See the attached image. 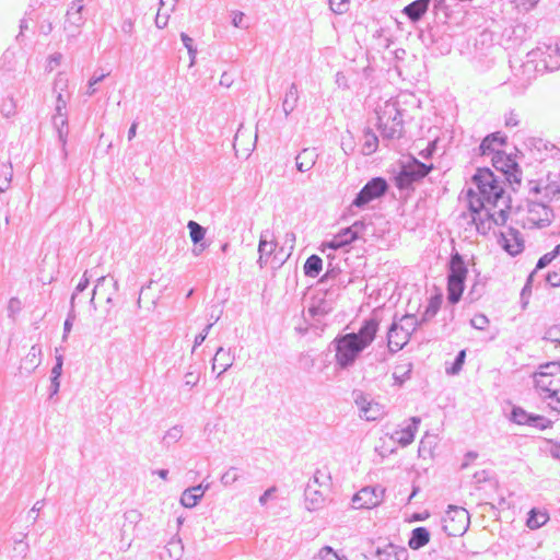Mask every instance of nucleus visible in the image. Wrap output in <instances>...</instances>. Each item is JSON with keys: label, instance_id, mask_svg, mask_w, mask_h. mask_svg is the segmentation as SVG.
Masks as SVG:
<instances>
[{"label": "nucleus", "instance_id": "nucleus-50", "mask_svg": "<svg viewBox=\"0 0 560 560\" xmlns=\"http://www.w3.org/2000/svg\"><path fill=\"white\" fill-rule=\"evenodd\" d=\"M547 335L551 341L560 343V324L550 327Z\"/></svg>", "mask_w": 560, "mask_h": 560}, {"label": "nucleus", "instance_id": "nucleus-44", "mask_svg": "<svg viewBox=\"0 0 560 560\" xmlns=\"http://www.w3.org/2000/svg\"><path fill=\"white\" fill-rule=\"evenodd\" d=\"M320 560H346L339 557L330 547H324L319 550Z\"/></svg>", "mask_w": 560, "mask_h": 560}, {"label": "nucleus", "instance_id": "nucleus-52", "mask_svg": "<svg viewBox=\"0 0 560 560\" xmlns=\"http://www.w3.org/2000/svg\"><path fill=\"white\" fill-rule=\"evenodd\" d=\"M21 310V302L18 298H12L9 301L8 311L10 316L14 315L16 312Z\"/></svg>", "mask_w": 560, "mask_h": 560}, {"label": "nucleus", "instance_id": "nucleus-38", "mask_svg": "<svg viewBox=\"0 0 560 560\" xmlns=\"http://www.w3.org/2000/svg\"><path fill=\"white\" fill-rule=\"evenodd\" d=\"M442 304V296L440 294L432 296L429 304L423 313V320L431 319L440 310Z\"/></svg>", "mask_w": 560, "mask_h": 560}, {"label": "nucleus", "instance_id": "nucleus-64", "mask_svg": "<svg viewBox=\"0 0 560 560\" xmlns=\"http://www.w3.org/2000/svg\"><path fill=\"white\" fill-rule=\"evenodd\" d=\"M555 456L560 457V445L556 447Z\"/></svg>", "mask_w": 560, "mask_h": 560}, {"label": "nucleus", "instance_id": "nucleus-25", "mask_svg": "<svg viewBox=\"0 0 560 560\" xmlns=\"http://www.w3.org/2000/svg\"><path fill=\"white\" fill-rule=\"evenodd\" d=\"M380 560H408V550L405 547L393 544L378 551Z\"/></svg>", "mask_w": 560, "mask_h": 560}, {"label": "nucleus", "instance_id": "nucleus-35", "mask_svg": "<svg viewBox=\"0 0 560 560\" xmlns=\"http://www.w3.org/2000/svg\"><path fill=\"white\" fill-rule=\"evenodd\" d=\"M305 502H306V508L308 510H315L323 502V494L319 491L314 490L311 487H308L305 492Z\"/></svg>", "mask_w": 560, "mask_h": 560}, {"label": "nucleus", "instance_id": "nucleus-40", "mask_svg": "<svg viewBox=\"0 0 560 560\" xmlns=\"http://www.w3.org/2000/svg\"><path fill=\"white\" fill-rule=\"evenodd\" d=\"M465 358H466V351L465 350L459 351V353L455 358L454 362L446 365V372L452 375L459 373L463 368V364L465 362Z\"/></svg>", "mask_w": 560, "mask_h": 560}, {"label": "nucleus", "instance_id": "nucleus-55", "mask_svg": "<svg viewBox=\"0 0 560 560\" xmlns=\"http://www.w3.org/2000/svg\"><path fill=\"white\" fill-rule=\"evenodd\" d=\"M60 383L59 378L55 380L50 377V386H49V398L51 399L59 392Z\"/></svg>", "mask_w": 560, "mask_h": 560}, {"label": "nucleus", "instance_id": "nucleus-3", "mask_svg": "<svg viewBox=\"0 0 560 560\" xmlns=\"http://www.w3.org/2000/svg\"><path fill=\"white\" fill-rule=\"evenodd\" d=\"M378 325L368 320L358 334H347L337 340L336 360L341 366L352 363L358 353L366 348L375 338Z\"/></svg>", "mask_w": 560, "mask_h": 560}, {"label": "nucleus", "instance_id": "nucleus-27", "mask_svg": "<svg viewBox=\"0 0 560 560\" xmlns=\"http://www.w3.org/2000/svg\"><path fill=\"white\" fill-rule=\"evenodd\" d=\"M430 532L425 527H417L411 532L408 546L413 550L420 549L430 541Z\"/></svg>", "mask_w": 560, "mask_h": 560}, {"label": "nucleus", "instance_id": "nucleus-61", "mask_svg": "<svg viewBox=\"0 0 560 560\" xmlns=\"http://www.w3.org/2000/svg\"><path fill=\"white\" fill-rule=\"evenodd\" d=\"M206 339V334H200L199 336L196 337L195 339V345H200L203 340Z\"/></svg>", "mask_w": 560, "mask_h": 560}, {"label": "nucleus", "instance_id": "nucleus-48", "mask_svg": "<svg viewBox=\"0 0 560 560\" xmlns=\"http://www.w3.org/2000/svg\"><path fill=\"white\" fill-rule=\"evenodd\" d=\"M296 100H298V90L295 88H291L287 95V98L284 101L285 110H288V108H287L288 105H289V110H292Z\"/></svg>", "mask_w": 560, "mask_h": 560}, {"label": "nucleus", "instance_id": "nucleus-58", "mask_svg": "<svg viewBox=\"0 0 560 560\" xmlns=\"http://www.w3.org/2000/svg\"><path fill=\"white\" fill-rule=\"evenodd\" d=\"M70 327H71V324H70V312H69L63 322L65 336H67L70 332Z\"/></svg>", "mask_w": 560, "mask_h": 560}, {"label": "nucleus", "instance_id": "nucleus-10", "mask_svg": "<svg viewBox=\"0 0 560 560\" xmlns=\"http://www.w3.org/2000/svg\"><path fill=\"white\" fill-rule=\"evenodd\" d=\"M552 213L548 207L539 202H529L518 211L517 222L524 229H536L548 225Z\"/></svg>", "mask_w": 560, "mask_h": 560}, {"label": "nucleus", "instance_id": "nucleus-23", "mask_svg": "<svg viewBox=\"0 0 560 560\" xmlns=\"http://www.w3.org/2000/svg\"><path fill=\"white\" fill-rule=\"evenodd\" d=\"M42 362V347L39 345H33L21 362V369L27 373L33 372Z\"/></svg>", "mask_w": 560, "mask_h": 560}, {"label": "nucleus", "instance_id": "nucleus-22", "mask_svg": "<svg viewBox=\"0 0 560 560\" xmlns=\"http://www.w3.org/2000/svg\"><path fill=\"white\" fill-rule=\"evenodd\" d=\"M184 547L182 540L174 536L170 539L167 545L161 552L162 560H179L183 556Z\"/></svg>", "mask_w": 560, "mask_h": 560}, {"label": "nucleus", "instance_id": "nucleus-26", "mask_svg": "<svg viewBox=\"0 0 560 560\" xmlns=\"http://www.w3.org/2000/svg\"><path fill=\"white\" fill-rule=\"evenodd\" d=\"M431 0H416L404 8V13L411 20H420L429 9Z\"/></svg>", "mask_w": 560, "mask_h": 560}, {"label": "nucleus", "instance_id": "nucleus-13", "mask_svg": "<svg viewBox=\"0 0 560 560\" xmlns=\"http://www.w3.org/2000/svg\"><path fill=\"white\" fill-rule=\"evenodd\" d=\"M433 168V165H427L421 163L415 159L410 162L406 163L400 173L397 176V180L399 186L405 187L410 185L413 182H417L429 174V172Z\"/></svg>", "mask_w": 560, "mask_h": 560}, {"label": "nucleus", "instance_id": "nucleus-45", "mask_svg": "<svg viewBox=\"0 0 560 560\" xmlns=\"http://www.w3.org/2000/svg\"><path fill=\"white\" fill-rule=\"evenodd\" d=\"M62 59V55L60 52H55L50 55L47 59L46 71L51 72L58 66H60Z\"/></svg>", "mask_w": 560, "mask_h": 560}, {"label": "nucleus", "instance_id": "nucleus-15", "mask_svg": "<svg viewBox=\"0 0 560 560\" xmlns=\"http://www.w3.org/2000/svg\"><path fill=\"white\" fill-rule=\"evenodd\" d=\"M506 144L508 138L504 133L500 131L490 133L480 143V154L491 159L505 152Z\"/></svg>", "mask_w": 560, "mask_h": 560}, {"label": "nucleus", "instance_id": "nucleus-21", "mask_svg": "<svg viewBox=\"0 0 560 560\" xmlns=\"http://www.w3.org/2000/svg\"><path fill=\"white\" fill-rule=\"evenodd\" d=\"M355 402L360 409L361 417L365 418L366 420H376L378 417H381L382 411L377 404L368 401L363 396L358 397Z\"/></svg>", "mask_w": 560, "mask_h": 560}, {"label": "nucleus", "instance_id": "nucleus-16", "mask_svg": "<svg viewBox=\"0 0 560 560\" xmlns=\"http://www.w3.org/2000/svg\"><path fill=\"white\" fill-rule=\"evenodd\" d=\"M387 188L386 182L381 178H374L369 182L359 192L353 201L357 207H362L371 200L381 197Z\"/></svg>", "mask_w": 560, "mask_h": 560}, {"label": "nucleus", "instance_id": "nucleus-7", "mask_svg": "<svg viewBox=\"0 0 560 560\" xmlns=\"http://www.w3.org/2000/svg\"><path fill=\"white\" fill-rule=\"evenodd\" d=\"M472 179L486 198L487 203L501 205L502 201L510 202V198L505 196L500 182L489 168H478Z\"/></svg>", "mask_w": 560, "mask_h": 560}, {"label": "nucleus", "instance_id": "nucleus-24", "mask_svg": "<svg viewBox=\"0 0 560 560\" xmlns=\"http://www.w3.org/2000/svg\"><path fill=\"white\" fill-rule=\"evenodd\" d=\"M233 363V357L229 350L219 348L214 354L212 370L220 375L225 372Z\"/></svg>", "mask_w": 560, "mask_h": 560}, {"label": "nucleus", "instance_id": "nucleus-33", "mask_svg": "<svg viewBox=\"0 0 560 560\" xmlns=\"http://www.w3.org/2000/svg\"><path fill=\"white\" fill-rule=\"evenodd\" d=\"M354 234L349 230H345L342 234L335 236L330 242L324 243L323 247L337 249L354 240Z\"/></svg>", "mask_w": 560, "mask_h": 560}, {"label": "nucleus", "instance_id": "nucleus-63", "mask_svg": "<svg viewBox=\"0 0 560 560\" xmlns=\"http://www.w3.org/2000/svg\"><path fill=\"white\" fill-rule=\"evenodd\" d=\"M270 492L271 491H266L265 494L260 498V502H265Z\"/></svg>", "mask_w": 560, "mask_h": 560}, {"label": "nucleus", "instance_id": "nucleus-36", "mask_svg": "<svg viewBox=\"0 0 560 560\" xmlns=\"http://www.w3.org/2000/svg\"><path fill=\"white\" fill-rule=\"evenodd\" d=\"M320 270L322 259L316 255H312L311 257H308L304 265L305 275L314 277L317 276Z\"/></svg>", "mask_w": 560, "mask_h": 560}, {"label": "nucleus", "instance_id": "nucleus-18", "mask_svg": "<svg viewBox=\"0 0 560 560\" xmlns=\"http://www.w3.org/2000/svg\"><path fill=\"white\" fill-rule=\"evenodd\" d=\"M256 138V133L250 129L241 127L234 138V150L237 154L249 153L255 148Z\"/></svg>", "mask_w": 560, "mask_h": 560}, {"label": "nucleus", "instance_id": "nucleus-43", "mask_svg": "<svg viewBox=\"0 0 560 560\" xmlns=\"http://www.w3.org/2000/svg\"><path fill=\"white\" fill-rule=\"evenodd\" d=\"M559 250H560V245H557L553 252L545 254L542 257H540L537 262V268L538 269L545 268L548 264H550L555 259V257L558 255Z\"/></svg>", "mask_w": 560, "mask_h": 560}, {"label": "nucleus", "instance_id": "nucleus-2", "mask_svg": "<svg viewBox=\"0 0 560 560\" xmlns=\"http://www.w3.org/2000/svg\"><path fill=\"white\" fill-rule=\"evenodd\" d=\"M469 196L470 209L472 211V222L479 232L487 234L492 231L494 226L504 225L506 223L512 210L510 202L502 201L501 205H483L480 199L472 192H470Z\"/></svg>", "mask_w": 560, "mask_h": 560}, {"label": "nucleus", "instance_id": "nucleus-54", "mask_svg": "<svg viewBox=\"0 0 560 560\" xmlns=\"http://www.w3.org/2000/svg\"><path fill=\"white\" fill-rule=\"evenodd\" d=\"M61 370H62V359H61V357H58L56 364L54 365V368L51 370V377H54L55 380L59 378L61 375Z\"/></svg>", "mask_w": 560, "mask_h": 560}, {"label": "nucleus", "instance_id": "nucleus-29", "mask_svg": "<svg viewBox=\"0 0 560 560\" xmlns=\"http://www.w3.org/2000/svg\"><path fill=\"white\" fill-rule=\"evenodd\" d=\"M549 521V514L545 509H532L527 518V526L530 529H537Z\"/></svg>", "mask_w": 560, "mask_h": 560}, {"label": "nucleus", "instance_id": "nucleus-51", "mask_svg": "<svg viewBox=\"0 0 560 560\" xmlns=\"http://www.w3.org/2000/svg\"><path fill=\"white\" fill-rule=\"evenodd\" d=\"M15 550H19V553L21 555L22 559H25L27 557L30 547L27 542H24L23 539L15 540Z\"/></svg>", "mask_w": 560, "mask_h": 560}, {"label": "nucleus", "instance_id": "nucleus-5", "mask_svg": "<svg viewBox=\"0 0 560 560\" xmlns=\"http://www.w3.org/2000/svg\"><path fill=\"white\" fill-rule=\"evenodd\" d=\"M46 0H32L30 8L31 10L26 13V18L21 20L20 33L16 36V40L23 36L25 30H27V20L37 23L39 33L48 35L52 31V22L59 15L60 11L57 10L56 5L50 3L45 4Z\"/></svg>", "mask_w": 560, "mask_h": 560}, {"label": "nucleus", "instance_id": "nucleus-19", "mask_svg": "<svg viewBox=\"0 0 560 560\" xmlns=\"http://www.w3.org/2000/svg\"><path fill=\"white\" fill-rule=\"evenodd\" d=\"M501 245L511 255H517L523 250L524 241L514 229H508L501 233Z\"/></svg>", "mask_w": 560, "mask_h": 560}, {"label": "nucleus", "instance_id": "nucleus-9", "mask_svg": "<svg viewBox=\"0 0 560 560\" xmlns=\"http://www.w3.org/2000/svg\"><path fill=\"white\" fill-rule=\"evenodd\" d=\"M419 325L418 318L413 314L404 315L398 322H395L388 331V347L392 351L402 349L410 340Z\"/></svg>", "mask_w": 560, "mask_h": 560}, {"label": "nucleus", "instance_id": "nucleus-34", "mask_svg": "<svg viewBox=\"0 0 560 560\" xmlns=\"http://www.w3.org/2000/svg\"><path fill=\"white\" fill-rule=\"evenodd\" d=\"M396 444L397 443L394 442L392 436L386 434V435L380 438L378 444L376 445V451L382 456H387V455L393 454L396 451V447H395Z\"/></svg>", "mask_w": 560, "mask_h": 560}, {"label": "nucleus", "instance_id": "nucleus-39", "mask_svg": "<svg viewBox=\"0 0 560 560\" xmlns=\"http://www.w3.org/2000/svg\"><path fill=\"white\" fill-rule=\"evenodd\" d=\"M188 229H189L190 238L195 244L199 243L205 237L206 231L197 222L189 221Z\"/></svg>", "mask_w": 560, "mask_h": 560}, {"label": "nucleus", "instance_id": "nucleus-53", "mask_svg": "<svg viewBox=\"0 0 560 560\" xmlns=\"http://www.w3.org/2000/svg\"><path fill=\"white\" fill-rule=\"evenodd\" d=\"M513 1L515 2V4L518 8L523 9V10H529V9L534 8L539 0H513Z\"/></svg>", "mask_w": 560, "mask_h": 560}, {"label": "nucleus", "instance_id": "nucleus-14", "mask_svg": "<svg viewBox=\"0 0 560 560\" xmlns=\"http://www.w3.org/2000/svg\"><path fill=\"white\" fill-rule=\"evenodd\" d=\"M383 498L384 490L365 487L353 495L352 502L355 509H373L382 503Z\"/></svg>", "mask_w": 560, "mask_h": 560}, {"label": "nucleus", "instance_id": "nucleus-46", "mask_svg": "<svg viewBox=\"0 0 560 560\" xmlns=\"http://www.w3.org/2000/svg\"><path fill=\"white\" fill-rule=\"evenodd\" d=\"M419 456L430 458L432 456V442L422 440L419 446Z\"/></svg>", "mask_w": 560, "mask_h": 560}, {"label": "nucleus", "instance_id": "nucleus-8", "mask_svg": "<svg viewBox=\"0 0 560 560\" xmlns=\"http://www.w3.org/2000/svg\"><path fill=\"white\" fill-rule=\"evenodd\" d=\"M467 275L468 269L462 256L458 253L454 254L450 261L447 277V300L450 303L455 304L462 299Z\"/></svg>", "mask_w": 560, "mask_h": 560}, {"label": "nucleus", "instance_id": "nucleus-32", "mask_svg": "<svg viewBox=\"0 0 560 560\" xmlns=\"http://www.w3.org/2000/svg\"><path fill=\"white\" fill-rule=\"evenodd\" d=\"M378 148V139L371 130L364 131L361 139V152L365 155L374 153Z\"/></svg>", "mask_w": 560, "mask_h": 560}, {"label": "nucleus", "instance_id": "nucleus-41", "mask_svg": "<svg viewBox=\"0 0 560 560\" xmlns=\"http://www.w3.org/2000/svg\"><path fill=\"white\" fill-rule=\"evenodd\" d=\"M314 481L315 483H317L319 487H323V488H327L330 486L331 483V477L328 472V470L326 468L324 469H318L316 472H315V476H314Z\"/></svg>", "mask_w": 560, "mask_h": 560}, {"label": "nucleus", "instance_id": "nucleus-17", "mask_svg": "<svg viewBox=\"0 0 560 560\" xmlns=\"http://www.w3.org/2000/svg\"><path fill=\"white\" fill-rule=\"evenodd\" d=\"M416 432L417 421L412 418L398 424L397 429L390 434V436L395 443L404 447L413 441Z\"/></svg>", "mask_w": 560, "mask_h": 560}, {"label": "nucleus", "instance_id": "nucleus-4", "mask_svg": "<svg viewBox=\"0 0 560 560\" xmlns=\"http://www.w3.org/2000/svg\"><path fill=\"white\" fill-rule=\"evenodd\" d=\"M533 377L538 394L552 410L560 412V363L548 362L540 365Z\"/></svg>", "mask_w": 560, "mask_h": 560}, {"label": "nucleus", "instance_id": "nucleus-60", "mask_svg": "<svg viewBox=\"0 0 560 560\" xmlns=\"http://www.w3.org/2000/svg\"><path fill=\"white\" fill-rule=\"evenodd\" d=\"M136 132H137V124L133 122L128 131V139L131 140L136 136Z\"/></svg>", "mask_w": 560, "mask_h": 560}, {"label": "nucleus", "instance_id": "nucleus-6", "mask_svg": "<svg viewBox=\"0 0 560 560\" xmlns=\"http://www.w3.org/2000/svg\"><path fill=\"white\" fill-rule=\"evenodd\" d=\"M377 129L387 139L400 138L404 133V121L396 102L386 101L376 109Z\"/></svg>", "mask_w": 560, "mask_h": 560}, {"label": "nucleus", "instance_id": "nucleus-42", "mask_svg": "<svg viewBox=\"0 0 560 560\" xmlns=\"http://www.w3.org/2000/svg\"><path fill=\"white\" fill-rule=\"evenodd\" d=\"M330 9L337 13H346L350 8V0H329Z\"/></svg>", "mask_w": 560, "mask_h": 560}, {"label": "nucleus", "instance_id": "nucleus-28", "mask_svg": "<svg viewBox=\"0 0 560 560\" xmlns=\"http://www.w3.org/2000/svg\"><path fill=\"white\" fill-rule=\"evenodd\" d=\"M317 159V154L314 149H304L296 156V166L300 172H305L311 170Z\"/></svg>", "mask_w": 560, "mask_h": 560}, {"label": "nucleus", "instance_id": "nucleus-12", "mask_svg": "<svg viewBox=\"0 0 560 560\" xmlns=\"http://www.w3.org/2000/svg\"><path fill=\"white\" fill-rule=\"evenodd\" d=\"M493 167L501 172L511 184H520L522 180V170L512 152H503L500 155L491 158Z\"/></svg>", "mask_w": 560, "mask_h": 560}, {"label": "nucleus", "instance_id": "nucleus-30", "mask_svg": "<svg viewBox=\"0 0 560 560\" xmlns=\"http://www.w3.org/2000/svg\"><path fill=\"white\" fill-rule=\"evenodd\" d=\"M205 491L201 486L190 488L183 492L180 502L185 508H194L203 495Z\"/></svg>", "mask_w": 560, "mask_h": 560}, {"label": "nucleus", "instance_id": "nucleus-49", "mask_svg": "<svg viewBox=\"0 0 560 560\" xmlns=\"http://www.w3.org/2000/svg\"><path fill=\"white\" fill-rule=\"evenodd\" d=\"M199 374L196 372H188L185 374V385L188 387H194L199 382Z\"/></svg>", "mask_w": 560, "mask_h": 560}, {"label": "nucleus", "instance_id": "nucleus-37", "mask_svg": "<svg viewBox=\"0 0 560 560\" xmlns=\"http://www.w3.org/2000/svg\"><path fill=\"white\" fill-rule=\"evenodd\" d=\"M13 171L11 164H3L0 172V192H4L10 188Z\"/></svg>", "mask_w": 560, "mask_h": 560}, {"label": "nucleus", "instance_id": "nucleus-59", "mask_svg": "<svg viewBox=\"0 0 560 560\" xmlns=\"http://www.w3.org/2000/svg\"><path fill=\"white\" fill-rule=\"evenodd\" d=\"M435 150V141H432L429 147L425 150V153L421 152V155L429 158L432 155L433 151Z\"/></svg>", "mask_w": 560, "mask_h": 560}, {"label": "nucleus", "instance_id": "nucleus-1", "mask_svg": "<svg viewBox=\"0 0 560 560\" xmlns=\"http://www.w3.org/2000/svg\"><path fill=\"white\" fill-rule=\"evenodd\" d=\"M70 74L66 71H61L57 74L52 92L56 94V107L55 114L52 115L51 122L57 131L59 141L62 145L65 156L68 155L67 141L70 133L69 116H68V103L70 102Z\"/></svg>", "mask_w": 560, "mask_h": 560}, {"label": "nucleus", "instance_id": "nucleus-56", "mask_svg": "<svg viewBox=\"0 0 560 560\" xmlns=\"http://www.w3.org/2000/svg\"><path fill=\"white\" fill-rule=\"evenodd\" d=\"M44 505H45V502L43 500L36 501L35 504L33 505L32 510L30 511V515L32 513H38L39 511H42Z\"/></svg>", "mask_w": 560, "mask_h": 560}, {"label": "nucleus", "instance_id": "nucleus-57", "mask_svg": "<svg viewBox=\"0 0 560 560\" xmlns=\"http://www.w3.org/2000/svg\"><path fill=\"white\" fill-rule=\"evenodd\" d=\"M182 40L184 42V45L189 50V52H191L192 51V49H191L192 39L190 37H188L186 34H182Z\"/></svg>", "mask_w": 560, "mask_h": 560}, {"label": "nucleus", "instance_id": "nucleus-62", "mask_svg": "<svg viewBox=\"0 0 560 560\" xmlns=\"http://www.w3.org/2000/svg\"><path fill=\"white\" fill-rule=\"evenodd\" d=\"M159 476L162 478V479H165L166 476H167V471L166 470H160L159 471Z\"/></svg>", "mask_w": 560, "mask_h": 560}, {"label": "nucleus", "instance_id": "nucleus-31", "mask_svg": "<svg viewBox=\"0 0 560 560\" xmlns=\"http://www.w3.org/2000/svg\"><path fill=\"white\" fill-rule=\"evenodd\" d=\"M277 242L275 240H260L259 246H258V253H259V264L262 267L264 265L268 264L270 256L275 253L277 248Z\"/></svg>", "mask_w": 560, "mask_h": 560}, {"label": "nucleus", "instance_id": "nucleus-11", "mask_svg": "<svg viewBox=\"0 0 560 560\" xmlns=\"http://www.w3.org/2000/svg\"><path fill=\"white\" fill-rule=\"evenodd\" d=\"M443 529L450 536H462L466 533L470 524L469 513L466 509L459 506H450L443 517Z\"/></svg>", "mask_w": 560, "mask_h": 560}, {"label": "nucleus", "instance_id": "nucleus-47", "mask_svg": "<svg viewBox=\"0 0 560 560\" xmlns=\"http://www.w3.org/2000/svg\"><path fill=\"white\" fill-rule=\"evenodd\" d=\"M232 23L237 28H245L247 24L245 22V14L243 12H233L232 13Z\"/></svg>", "mask_w": 560, "mask_h": 560}, {"label": "nucleus", "instance_id": "nucleus-20", "mask_svg": "<svg viewBox=\"0 0 560 560\" xmlns=\"http://www.w3.org/2000/svg\"><path fill=\"white\" fill-rule=\"evenodd\" d=\"M513 420L522 425H534L539 429L548 427L549 421L541 416H532L522 409L513 411Z\"/></svg>", "mask_w": 560, "mask_h": 560}]
</instances>
